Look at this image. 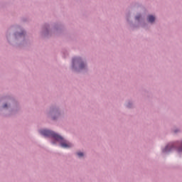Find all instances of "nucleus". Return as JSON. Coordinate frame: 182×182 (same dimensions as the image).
Wrapping results in <instances>:
<instances>
[{
    "instance_id": "nucleus-1",
    "label": "nucleus",
    "mask_w": 182,
    "mask_h": 182,
    "mask_svg": "<svg viewBox=\"0 0 182 182\" xmlns=\"http://www.w3.org/2000/svg\"><path fill=\"white\" fill-rule=\"evenodd\" d=\"M40 133L43 136H46L47 137H52L53 139H54V140L59 141L60 143L61 147H63V149H69L70 147H72V144L65 140L63 137L60 136L54 132L49 131L48 129H43L40 131Z\"/></svg>"
},
{
    "instance_id": "nucleus-2",
    "label": "nucleus",
    "mask_w": 182,
    "mask_h": 182,
    "mask_svg": "<svg viewBox=\"0 0 182 182\" xmlns=\"http://www.w3.org/2000/svg\"><path fill=\"white\" fill-rule=\"evenodd\" d=\"M148 21L151 22V23H152V22H154V21H156V17H154V16L150 15L148 16Z\"/></svg>"
},
{
    "instance_id": "nucleus-3",
    "label": "nucleus",
    "mask_w": 182,
    "mask_h": 182,
    "mask_svg": "<svg viewBox=\"0 0 182 182\" xmlns=\"http://www.w3.org/2000/svg\"><path fill=\"white\" fill-rule=\"evenodd\" d=\"M168 151H171V146L168 145L166 146V148L164 149V153H168Z\"/></svg>"
},
{
    "instance_id": "nucleus-4",
    "label": "nucleus",
    "mask_w": 182,
    "mask_h": 182,
    "mask_svg": "<svg viewBox=\"0 0 182 182\" xmlns=\"http://www.w3.org/2000/svg\"><path fill=\"white\" fill-rule=\"evenodd\" d=\"M78 157H83V153L82 152H77Z\"/></svg>"
},
{
    "instance_id": "nucleus-5",
    "label": "nucleus",
    "mask_w": 182,
    "mask_h": 182,
    "mask_svg": "<svg viewBox=\"0 0 182 182\" xmlns=\"http://www.w3.org/2000/svg\"><path fill=\"white\" fill-rule=\"evenodd\" d=\"M79 60H80V58H74L73 60V63H75V62H79Z\"/></svg>"
},
{
    "instance_id": "nucleus-6",
    "label": "nucleus",
    "mask_w": 182,
    "mask_h": 182,
    "mask_svg": "<svg viewBox=\"0 0 182 182\" xmlns=\"http://www.w3.org/2000/svg\"><path fill=\"white\" fill-rule=\"evenodd\" d=\"M83 68H85V64L81 63V64L80 65V69H83Z\"/></svg>"
},
{
    "instance_id": "nucleus-7",
    "label": "nucleus",
    "mask_w": 182,
    "mask_h": 182,
    "mask_svg": "<svg viewBox=\"0 0 182 182\" xmlns=\"http://www.w3.org/2000/svg\"><path fill=\"white\" fill-rule=\"evenodd\" d=\"M4 107H8V105L6 104L4 105Z\"/></svg>"
},
{
    "instance_id": "nucleus-8",
    "label": "nucleus",
    "mask_w": 182,
    "mask_h": 182,
    "mask_svg": "<svg viewBox=\"0 0 182 182\" xmlns=\"http://www.w3.org/2000/svg\"><path fill=\"white\" fill-rule=\"evenodd\" d=\"M139 18H140V16H136V19H139Z\"/></svg>"
}]
</instances>
